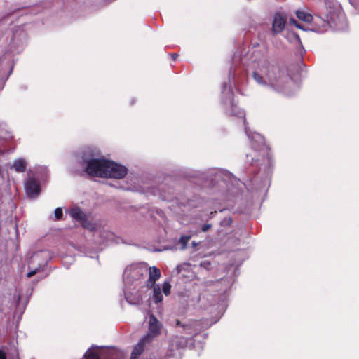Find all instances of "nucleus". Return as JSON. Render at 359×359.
I'll list each match as a JSON object with an SVG mask.
<instances>
[{
  "label": "nucleus",
  "mask_w": 359,
  "mask_h": 359,
  "mask_svg": "<svg viewBox=\"0 0 359 359\" xmlns=\"http://www.w3.org/2000/svg\"><path fill=\"white\" fill-rule=\"evenodd\" d=\"M161 276V271L156 266L149 267L145 262H138L126 266L123 279L124 286L128 290H139L144 286L151 292H170L169 281H164L161 285L156 283Z\"/></svg>",
  "instance_id": "obj_2"
},
{
  "label": "nucleus",
  "mask_w": 359,
  "mask_h": 359,
  "mask_svg": "<svg viewBox=\"0 0 359 359\" xmlns=\"http://www.w3.org/2000/svg\"><path fill=\"white\" fill-rule=\"evenodd\" d=\"M1 172H2V170H1V167L0 166V175L1 174Z\"/></svg>",
  "instance_id": "obj_33"
},
{
  "label": "nucleus",
  "mask_w": 359,
  "mask_h": 359,
  "mask_svg": "<svg viewBox=\"0 0 359 359\" xmlns=\"http://www.w3.org/2000/svg\"><path fill=\"white\" fill-rule=\"evenodd\" d=\"M151 299H152V298H151V297H149V300H148V301H149V304H151L150 301H151Z\"/></svg>",
  "instance_id": "obj_30"
},
{
  "label": "nucleus",
  "mask_w": 359,
  "mask_h": 359,
  "mask_svg": "<svg viewBox=\"0 0 359 359\" xmlns=\"http://www.w3.org/2000/svg\"><path fill=\"white\" fill-rule=\"evenodd\" d=\"M184 294V292H182V293H181V294H182V295H181V297H184V295H183Z\"/></svg>",
  "instance_id": "obj_34"
},
{
  "label": "nucleus",
  "mask_w": 359,
  "mask_h": 359,
  "mask_svg": "<svg viewBox=\"0 0 359 359\" xmlns=\"http://www.w3.org/2000/svg\"><path fill=\"white\" fill-rule=\"evenodd\" d=\"M252 78L259 83L262 85H266V82L263 77L257 72H252Z\"/></svg>",
  "instance_id": "obj_18"
},
{
  "label": "nucleus",
  "mask_w": 359,
  "mask_h": 359,
  "mask_svg": "<svg viewBox=\"0 0 359 359\" xmlns=\"http://www.w3.org/2000/svg\"><path fill=\"white\" fill-rule=\"evenodd\" d=\"M207 334H203V339H205Z\"/></svg>",
  "instance_id": "obj_31"
},
{
  "label": "nucleus",
  "mask_w": 359,
  "mask_h": 359,
  "mask_svg": "<svg viewBox=\"0 0 359 359\" xmlns=\"http://www.w3.org/2000/svg\"><path fill=\"white\" fill-rule=\"evenodd\" d=\"M69 214L73 219L79 222H81V220L85 222L86 215L79 208L76 207L72 208L69 211Z\"/></svg>",
  "instance_id": "obj_14"
},
{
  "label": "nucleus",
  "mask_w": 359,
  "mask_h": 359,
  "mask_svg": "<svg viewBox=\"0 0 359 359\" xmlns=\"http://www.w3.org/2000/svg\"><path fill=\"white\" fill-rule=\"evenodd\" d=\"M295 67L292 65L287 67H279L271 64L268 60H264L259 69L265 75L271 86L277 90H281L286 86L290 80L292 79V76L289 71Z\"/></svg>",
  "instance_id": "obj_3"
},
{
  "label": "nucleus",
  "mask_w": 359,
  "mask_h": 359,
  "mask_svg": "<svg viewBox=\"0 0 359 359\" xmlns=\"http://www.w3.org/2000/svg\"><path fill=\"white\" fill-rule=\"evenodd\" d=\"M3 151L0 149V155L3 154Z\"/></svg>",
  "instance_id": "obj_32"
},
{
  "label": "nucleus",
  "mask_w": 359,
  "mask_h": 359,
  "mask_svg": "<svg viewBox=\"0 0 359 359\" xmlns=\"http://www.w3.org/2000/svg\"><path fill=\"white\" fill-rule=\"evenodd\" d=\"M0 359H8L6 346L0 348Z\"/></svg>",
  "instance_id": "obj_23"
},
{
  "label": "nucleus",
  "mask_w": 359,
  "mask_h": 359,
  "mask_svg": "<svg viewBox=\"0 0 359 359\" xmlns=\"http://www.w3.org/2000/svg\"><path fill=\"white\" fill-rule=\"evenodd\" d=\"M152 301L158 304V303L161 302L163 299V293H153L152 295Z\"/></svg>",
  "instance_id": "obj_19"
},
{
  "label": "nucleus",
  "mask_w": 359,
  "mask_h": 359,
  "mask_svg": "<svg viewBox=\"0 0 359 359\" xmlns=\"http://www.w3.org/2000/svg\"><path fill=\"white\" fill-rule=\"evenodd\" d=\"M121 351L108 346L91 345L81 359H123Z\"/></svg>",
  "instance_id": "obj_4"
},
{
  "label": "nucleus",
  "mask_w": 359,
  "mask_h": 359,
  "mask_svg": "<svg viewBox=\"0 0 359 359\" xmlns=\"http://www.w3.org/2000/svg\"><path fill=\"white\" fill-rule=\"evenodd\" d=\"M296 16L299 20L306 23H311L313 19V17L311 13L300 10L296 11Z\"/></svg>",
  "instance_id": "obj_16"
},
{
  "label": "nucleus",
  "mask_w": 359,
  "mask_h": 359,
  "mask_svg": "<svg viewBox=\"0 0 359 359\" xmlns=\"http://www.w3.org/2000/svg\"><path fill=\"white\" fill-rule=\"evenodd\" d=\"M26 191L28 195L36 196L40 192V185L34 179L29 180L25 184Z\"/></svg>",
  "instance_id": "obj_12"
},
{
  "label": "nucleus",
  "mask_w": 359,
  "mask_h": 359,
  "mask_svg": "<svg viewBox=\"0 0 359 359\" xmlns=\"http://www.w3.org/2000/svg\"><path fill=\"white\" fill-rule=\"evenodd\" d=\"M250 144L254 154H247V157L250 156L252 162L264 161L266 159H269V149L266 145L262 137H252L250 140Z\"/></svg>",
  "instance_id": "obj_6"
},
{
  "label": "nucleus",
  "mask_w": 359,
  "mask_h": 359,
  "mask_svg": "<svg viewBox=\"0 0 359 359\" xmlns=\"http://www.w3.org/2000/svg\"><path fill=\"white\" fill-rule=\"evenodd\" d=\"M32 293H9L10 299H12V306L15 308L14 314L18 315V320L21 318L27 305L29 302Z\"/></svg>",
  "instance_id": "obj_7"
},
{
  "label": "nucleus",
  "mask_w": 359,
  "mask_h": 359,
  "mask_svg": "<svg viewBox=\"0 0 359 359\" xmlns=\"http://www.w3.org/2000/svg\"><path fill=\"white\" fill-rule=\"evenodd\" d=\"M152 342L151 341H149V339H146L145 337H142L138 343L133 347V349L131 353V355L135 356L137 358H139L140 355L144 351H149V346Z\"/></svg>",
  "instance_id": "obj_10"
},
{
  "label": "nucleus",
  "mask_w": 359,
  "mask_h": 359,
  "mask_svg": "<svg viewBox=\"0 0 359 359\" xmlns=\"http://www.w3.org/2000/svg\"><path fill=\"white\" fill-rule=\"evenodd\" d=\"M212 227V224H205L204 225H203L202 228H201V231H203V232H206L208 231L210 228Z\"/></svg>",
  "instance_id": "obj_24"
},
{
  "label": "nucleus",
  "mask_w": 359,
  "mask_h": 359,
  "mask_svg": "<svg viewBox=\"0 0 359 359\" xmlns=\"http://www.w3.org/2000/svg\"><path fill=\"white\" fill-rule=\"evenodd\" d=\"M13 167L15 170V171L18 172H25L26 167H27V163L25 160L20 158L17 159L14 161Z\"/></svg>",
  "instance_id": "obj_17"
},
{
  "label": "nucleus",
  "mask_w": 359,
  "mask_h": 359,
  "mask_svg": "<svg viewBox=\"0 0 359 359\" xmlns=\"http://www.w3.org/2000/svg\"><path fill=\"white\" fill-rule=\"evenodd\" d=\"M198 304L210 315V319L203 318L196 320L186 316L170 320L169 324L175 329L177 334L168 339L166 357L170 359H181L187 346L202 350L203 343L196 339L203 330L216 323L224 315L227 308V293H199Z\"/></svg>",
  "instance_id": "obj_1"
},
{
  "label": "nucleus",
  "mask_w": 359,
  "mask_h": 359,
  "mask_svg": "<svg viewBox=\"0 0 359 359\" xmlns=\"http://www.w3.org/2000/svg\"><path fill=\"white\" fill-rule=\"evenodd\" d=\"M130 359H138V358H135V356L130 355Z\"/></svg>",
  "instance_id": "obj_29"
},
{
  "label": "nucleus",
  "mask_w": 359,
  "mask_h": 359,
  "mask_svg": "<svg viewBox=\"0 0 359 359\" xmlns=\"http://www.w3.org/2000/svg\"><path fill=\"white\" fill-rule=\"evenodd\" d=\"M36 273V270H34V271H31L27 273V276L28 278H31L34 275H35Z\"/></svg>",
  "instance_id": "obj_25"
},
{
  "label": "nucleus",
  "mask_w": 359,
  "mask_h": 359,
  "mask_svg": "<svg viewBox=\"0 0 359 359\" xmlns=\"http://www.w3.org/2000/svg\"><path fill=\"white\" fill-rule=\"evenodd\" d=\"M295 26L300 29H303L302 26L297 22H295Z\"/></svg>",
  "instance_id": "obj_28"
},
{
  "label": "nucleus",
  "mask_w": 359,
  "mask_h": 359,
  "mask_svg": "<svg viewBox=\"0 0 359 359\" xmlns=\"http://www.w3.org/2000/svg\"><path fill=\"white\" fill-rule=\"evenodd\" d=\"M286 24L285 18L279 13L273 16L272 23V32L273 34L280 33L285 28Z\"/></svg>",
  "instance_id": "obj_11"
},
{
  "label": "nucleus",
  "mask_w": 359,
  "mask_h": 359,
  "mask_svg": "<svg viewBox=\"0 0 359 359\" xmlns=\"http://www.w3.org/2000/svg\"><path fill=\"white\" fill-rule=\"evenodd\" d=\"M190 238V236H183L180 237V242L182 244L183 248H186Z\"/></svg>",
  "instance_id": "obj_21"
},
{
  "label": "nucleus",
  "mask_w": 359,
  "mask_h": 359,
  "mask_svg": "<svg viewBox=\"0 0 359 359\" xmlns=\"http://www.w3.org/2000/svg\"><path fill=\"white\" fill-rule=\"evenodd\" d=\"M105 178L123 179L127 175V168L113 161L109 160Z\"/></svg>",
  "instance_id": "obj_9"
},
{
  "label": "nucleus",
  "mask_w": 359,
  "mask_h": 359,
  "mask_svg": "<svg viewBox=\"0 0 359 359\" xmlns=\"http://www.w3.org/2000/svg\"><path fill=\"white\" fill-rule=\"evenodd\" d=\"M126 302L130 305H140L142 302L140 293H123Z\"/></svg>",
  "instance_id": "obj_13"
},
{
  "label": "nucleus",
  "mask_w": 359,
  "mask_h": 359,
  "mask_svg": "<svg viewBox=\"0 0 359 359\" xmlns=\"http://www.w3.org/2000/svg\"><path fill=\"white\" fill-rule=\"evenodd\" d=\"M149 332L143 336L146 339H149L151 342L154 341V339L160 335L161 330L163 328V324L157 319L154 313L149 311Z\"/></svg>",
  "instance_id": "obj_8"
},
{
  "label": "nucleus",
  "mask_w": 359,
  "mask_h": 359,
  "mask_svg": "<svg viewBox=\"0 0 359 359\" xmlns=\"http://www.w3.org/2000/svg\"><path fill=\"white\" fill-rule=\"evenodd\" d=\"M108 161L104 158L83 159L86 165L85 172L93 177L104 178L107 175Z\"/></svg>",
  "instance_id": "obj_5"
},
{
  "label": "nucleus",
  "mask_w": 359,
  "mask_h": 359,
  "mask_svg": "<svg viewBox=\"0 0 359 359\" xmlns=\"http://www.w3.org/2000/svg\"><path fill=\"white\" fill-rule=\"evenodd\" d=\"M8 359H20L18 350L14 344H11L6 346Z\"/></svg>",
  "instance_id": "obj_15"
},
{
  "label": "nucleus",
  "mask_w": 359,
  "mask_h": 359,
  "mask_svg": "<svg viewBox=\"0 0 359 359\" xmlns=\"http://www.w3.org/2000/svg\"><path fill=\"white\" fill-rule=\"evenodd\" d=\"M55 217L56 220H60L62 219L63 212L61 208H57L54 212Z\"/></svg>",
  "instance_id": "obj_20"
},
{
  "label": "nucleus",
  "mask_w": 359,
  "mask_h": 359,
  "mask_svg": "<svg viewBox=\"0 0 359 359\" xmlns=\"http://www.w3.org/2000/svg\"><path fill=\"white\" fill-rule=\"evenodd\" d=\"M80 223L82 225V226L86 229H90L93 226V224L88 220L87 217H86L85 222L83 220H81Z\"/></svg>",
  "instance_id": "obj_22"
},
{
  "label": "nucleus",
  "mask_w": 359,
  "mask_h": 359,
  "mask_svg": "<svg viewBox=\"0 0 359 359\" xmlns=\"http://www.w3.org/2000/svg\"><path fill=\"white\" fill-rule=\"evenodd\" d=\"M171 57H172V60H176V58L178 57V55H177V53H172V54L171 55Z\"/></svg>",
  "instance_id": "obj_27"
},
{
  "label": "nucleus",
  "mask_w": 359,
  "mask_h": 359,
  "mask_svg": "<svg viewBox=\"0 0 359 359\" xmlns=\"http://www.w3.org/2000/svg\"><path fill=\"white\" fill-rule=\"evenodd\" d=\"M231 107H232V114L233 115H238L239 114H241L240 112H235L234 110H233V108H234V104L232 103L231 104Z\"/></svg>",
  "instance_id": "obj_26"
}]
</instances>
